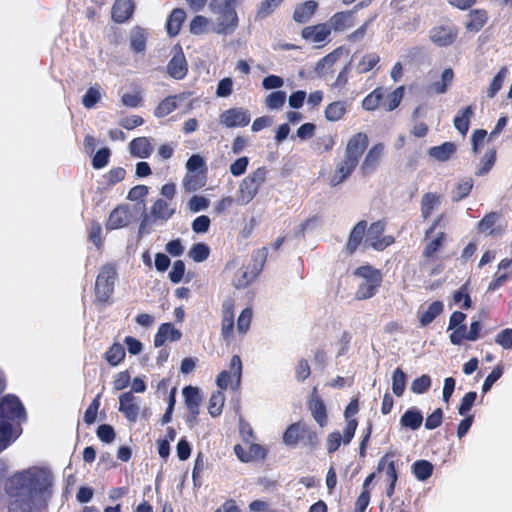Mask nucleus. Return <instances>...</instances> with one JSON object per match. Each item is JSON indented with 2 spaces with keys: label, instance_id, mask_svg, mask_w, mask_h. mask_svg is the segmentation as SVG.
<instances>
[{
  "label": "nucleus",
  "instance_id": "1",
  "mask_svg": "<svg viewBox=\"0 0 512 512\" xmlns=\"http://www.w3.org/2000/svg\"><path fill=\"white\" fill-rule=\"evenodd\" d=\"M52 476L44 469L32 467L15 473L7 483L9 496L28 494L35 498L45 493H50Z\"/></svg>",
  "mask_w": 512,
  "mask_h": 512
},
{
  "label": "nucleus",
  "instance_id": "2",
  "mask_svg": "<svg viewBox=\"0 0 512 512\" xmlns=\"http://www.w3.org/2000/svg\"><path fill=\"white\" fill-rule=\"evenodd\" d=\"M26 420V411L20 399L15 395H6L0 399V453L8 448L20 435L11 422L20 424Z\"/></svg>",
  "mask_w": 512,
  "mask_h": 512
},
{
  "label": "nucleus",
  "instance_id": "3",
  "mask_svg": "<svg viewBox=\"0 0 512 512\" xmlns=\"http://www.w3.org/2000/svg\"><path fill=\"white\" fill-rule=\"evenodd\" d=\"M368 146L369 137L365 132H357L348 139L343 158L337 163L331 177L332 186L343 183L353 174Z\"/></svg>",
  "mask_w": 512,
  "mask_h": 512
},
{
  "label": "nucleus",
  "instance_id": "4",
  "mask_svg": "<svg viewBox=\"0 0 512 512\" xmlns=\"http://www.w3.org/2000/svg\"><path fill=\"white\" fill-rule=\"evenodd\" d=\"M242 0H210V10L218 15L213 31L216 34H232L239 25L236 7Z\"/></svg>",
  "mask_w": 512,
  "mask_h": 512
},
{
  "label": "nucleus",
  "instance_id": "5",
  "mask_svg": "<svg viewBox=\"0 0 512 512\" xmlns=\"http://www.w3.org/2000/svg\"><path fill=\"white\" fill-rule=\"evenodd\" d=\"M282 440L288 447H296L300 444L311 451L320 446L318 433L304 421L290 424L284 431Z\"/></svg>",
  "mask_w": 512,
  "mask_h": 512
},
{
  "label": "nucleus",
  "instance_id": "6",
  "mask_svg": "<svg viewBox=\"0 0 512 512\" xmlns=\"http://www.w3.org/2000/svg\"><path fill=\"white\" fill-rule=\"evenodd\" d=\"M117 278L118 273L115 263L109 262L101 266L94 286V303L96 305L105 306L110 302Z\"/></svg>",
  "mask_w": 512,
  "mask_h": 512
},
{
  "label": "nucleus",
  "instance_id": "7",
  "mask_svg": "<svg viewBox=\"0 0 512 512\" xmlns=\"http://www.w3.org/2000/svg\"><path fill=\"white\" fill-rule=\"evenodd\" d=\"M353 274L365 280L359 284L355 292V299L367 300L376 295L383 281L381 270L366 264L357 267Z\"/></svg>",
  "mask_w": 512,
  "mask_h": 512
},
{
  "label": "nucleus",
  "instance_id": "8",
  "mask_svg": "<svg viewBox=\"0 0 512 512\" xmlns=\"http://www.w3.org/2000/svg\"><path fill=\"white\" fill-rule=\"evenodd\" d=\"M268 257V248L262 247L254 251L252 255L253 266L242 267L235 274L233 285L237 289L246 288L259 275Z\"/></svg>",
  "mask_w": 512,
  "mask_h": 512
},
{
  "label": "nucleus",
  "instance_id": "9",
  "mask_svg": "<svg viewBox=\"0 0 512 512\" xmlns=\"http://www.w3.org/2000/svg\"><path fill=\"white\" fill-rule=\"evenodd\" d=\"M386 229V222L378 220L368 227L367 236L365 239V245L373 248L376 251H383L395 242V238L392 235H383Z\"/></svg>",
  "mask_w": 512,
  "mask_h": 512
},
{
  "label": "nucleus",
  "instance_id": "10",
  "mask_svg": "<svg viewBox=\"0 0 512 512\" xmlns=\"http://www.w3.org/2000/svg\"><path fill=\"white\" fill-rule=\"evenodd\" d=\"M175 212H176V208L171 207V205L166 200H164L162 198L157 199L151 207V211H150L151 218L147 214H144V216L141 220L140 226H139V233L140 234L149 233V230H147L146 227L151 222H156V221L166 222L175 214Z\"/></svg>",
  "mask_w": 512,
  "mask_h": 512
},
{
  "label": "nucleus",
  "instance_id": "11",
  "mask_svg": "<svg viewBox=\"0 0 512 512\" xmlns=\"http://www.w3.org/2000/svg\"><path fill=\"white\" fill-rule=\"evenodd\" d=\"M384 151L385 145L381 142L372 145L368 149L359 168V172L362 176H369L377 170L381 164Z\"/></svg>",
  "mask_w": 512,
  "mask_h": 512
},
{
  "label": "nucleus",
  "instance_id": "12",
  "mask_svg": "<svg viewBox=\"0 0 512 512\" xmlns=\"http://www.w3.org/2000/svg\"><path fill=\"white\" fill-rule=\"evenodd\" d=\"M357 426L358 421L356 419H351L346 423L343 436L339 431H334L328 434L326 439V448L328 453L332 454L336 452L339 449L341 442L349 444L354 437Z\"/></svg>",
  "mask_w": 512,
  "mask_h": 512
},
{
  "label": "nucleus",
  "instance_id": "13",
  "mask_svg": "<svg viewBox=\"0 0 512 512\" xmlns=\"http://www.w3.org/2000/svg\"><path fill=\"white\" fill-rule=\"evenodd\" d=\"M459 30L452 25H438L430 30L429 38L438 47H448L458 38Z\"/></svg>",
  "mask_w": 512,
  "mask_h": 512
},
{
  "label": "nucleus",
  "instance_id": "14",
  "mask_svg": "<svg viewBox=\"0 0 512 512\" xmlns=\"http://www.w3.org/2000/svg\"><path fill=\"white\" fill-rule=\"evenodd\" d=\"M242 375V361L238 355H233L230 361V371H221L217 378L216 384L221 390H226L230 383L235 381L238 386Z\"/></svg>",
  "mask_w": 512,
  "mask_h": 512
},
{
  "label": "nucleus",
  "instance_id": "15",
  "mask_svg": "<svg viewBox=\"0 0 512 512\" xmlns=\"http://www.w3.org/2000/svg\"><path fill=\"white\" fill-rule=\"evenodd\" d=\"M220 123L227 128L245 127L250 123L251 115L245 108H229L220 114Z\"/></svg>",
  "mask_w": 512,
  "mask_h": 512
},
{
  "label": "nucleus",
  "instance_id": "16",
  "mask_svg": "<svg viewBox=\"0 0 512 512\" xmlns=\"http://www.w3.org/2000/svg\"><path fill=\"white\" fill-rule=\"evenodd\" d=\"M235 301L229 297L222 303L221 335L225 341L233 338Z\"/></svg>",
  "mask_w": 512,
  "mask_h": 512
},
{
  "label": "nucleus",
  "instance_id": "17",
  "mask_svg": "<svg viewBox=\"0 0 512 512\" xmlns=\"http://www.w3.org/2000/svg\"><path fill=\"white\" fill-rule=\"evenodd\" d=\"M184 402L188 410L187 422L194 423L199 415L202 397L199 388L186 386L183 388Z\"/></svg>",
  "mask_w": 512,
  "mask_h": 512
},
{
  "label": "nucleus",
  "instance_id": "18",
  "mask_svg": "<svg viewBox=\"0 0 512 512\" xmlns=\"http://www.w3.org/2000/svg\"><path fill=\"white\" fill-rule=\"evenodd\" d=\"M131 218V212L128 205H118L114 208L105 223L107 230H116L126 227Z\"/></svg>",
  "mask_w": 512,
  "mask_h": 512
},
{
  "label": "nucleus",
  "instance_id": "19",
  "mask_svg": "<svg viewBox=\"0 0 512 512\" xmlns=\"http://www.w3.org/2000/svg\"><path fill=\"white\" fill-rule=\"evenodd\" d=\"M119 411L124 414L129 422L134 423L137 421L140 407L131 391L124 392L119 396Z\"/></svg>",
  "mask_w": 512,
  "mask_h": 512
},
{
  "label": "nucleus",
  "instance_id": "20",
  "mask_svg": "<svg viewBox=\"0 0 512 512\" xmlns=\"http://www.w3.org/2000/svg\"><path fill=\"white\" fill-rule=\"evenodd\" d=\"M308 409L313 419L320 427H325L328 423L327 408L322 398L317 394L316 388L308 401Z\"/></svg>",
  "mask_w": 512,
  "mask_h": 512
},
{
  "label": "nucleus",
  "instance_id": "21",
  "mask_svg": "<svg viewBox=\"0 0 512 512\" xmlns=\"http://www.w3.org/2000/svg\"><path fill=\"white\" fill-rule=\"evenodd\" d=\"M367 230V221L360 220L352 228L347 243L345 245V251L349 256H352L359 246L363 243Z\"/></svg>",
  "mask_w": 512,
  "mask_h": 512
},
{
  "label": "nucleus",
  "instance_id": "22",
  "mask_svg": "<svg viewBox=\"0 0 512 512\" xmlns=\"http://www.w3.org/2000/svg\"><path fill=\"white\" fill-rule=\"evenodd\" d=\"M355 24V10L339 11L333 14L328 25L335 32H343Z\"/></svg>",
  "mask_w": 512,
  "mask_h": 512
},
{
  "label": "nucleus",
  "instance_id": "23",
  "mask_svg": "<svg viewBox=\"0 0 512 512\" xmlns=\"http://www.w3.org/2000/svg\"><path fill=\"white\" fill-rule=\"evenodd\" d=\"M331 34V28L328 23H319L316 25L306 26L302 29L301 36L306 41L312 43H320L325 41Z\"/></svg>",
  "mask_w": 512,
  "mask_h": 512
},
{
  "label": "nucleus",
  "instance_id": "24",
  "mask_svg": "<svg viewBox=\"0 0 512 512\" xmlns=\"http://www.w3.org/2000/svg\"><path fill=\"white\" fill-rule=\"evenodd\" d=\"M188 72V64L184 53L180 49L168 62L167 73L176 80L183 79Z\"/></svg>",
  "mask_w": 512,
  "mask_h": 512
},
{
  "label": "nucleus",
  "instance_id": "25",
  "mask_svg": "<svg viewBox=\"0 0 512 512\" xmlns=\"http://www.w3.org/2000/svg\"><path fill=\"white\" fill-rule=\"evenodd\" d=\"M135 5L132 0H115L112 6V19L116 23H124L134 13Z\"/></svg>",
  "mask_w": 512,
  "mask_h": 512
},
{
  "label": "nucleus",
  "instance_id": "26",
  "mask_svg": "<svg viewBox=\"0 0 512 512\" xmlns=\"http://www.w3.org/2000/svg\"><path fill=\"white\" fill-rule=\"evenodd\" d=\"M181 332L176 329L172 323H163L159 326L154 336L155 347H161L167 340L178 341L181 338Z\"/></svg>",
  "mask_w": 512,
  "mask_h": 512
},
{
  "label": "nucleus",
  "instance_id": "27",
  "mask_svg": "<svg viewBox=\"0 0 512 512\" xmlns=\"http://www.w3.org/2000/svg\"><path fill=\"white\" fill-rule=\"evenodd\" d=\"M457 146L454 142H444L438 146H432L428 149V155L438 162H446L456 153Z\"/></svg>",
  "mask_w": 512,
  "mask_h": 512
},
{
  "label": "nucleus",
  "instance_id": "28",
  "mask_svg": "<svg viewBox=\"0 0 512 512\" xmlns=\"http://www.w3.org/2000/svg\"><path fill=\"white\" fill-rule=\"evenodd\" d=\"M499 219L497 212H489L478 222L477 230L480 233H486L491 236H498L502 233V228L497 226L496 223Z\"/></svg>",
  "mask_w": 512,
  "mask_h": 512
},
{
  "label": "nucleus",
  "instance_id": "29",
  "mask_svg": "<svg viewBox=\"0 0 512 512\" xmlns=\"http://www.w3.org/2000/svg\"><path fill=\"white\" fill-rule=\"evenodd\" d=\"M318 3L314 0H308L298 4L293 12V20L297 23H307L315 14Z\"/></svg>",
  "mask_w": 512,
  "mask_h": 512
},
{
  "label": "nucleus",
  "instance_id": "30",
  "mask_svg": "<svg viewBox=\"0 0 512 512\" xmlns=\"http://www.w3.org/2000/svg\"><path fill=\"white\" fill-rule=\"evenodd\" d=\"M130 153L138 158H148L153 152V146L148 137L134 138L129 144Z\"/></svg>",
  "mask_w": 512,
  "mask_h": 512
},
{
  "label": "nucleus",
  "instance_id": "31",
  "mask_svg": "<svg viewBox=\"0 0 512 512\" xmlns=\"http://www.w3.org/2000/svg\"><path fill=\"white\" fill-rule=\"evenodd\" d=\"M394 453L387 452L378 462L377 471L385 470L387 482L396 483L398 480V473L396 470L395 461L393 460Z\"/></svg>",
  "mask_w": 512,
  "mask_h": 512
},
{
  "label": "nucleus",
  "instance_id": "32",
  "mask_svg": "<svg viewBox=\"0 0 512 512\" xmlns=\"http://www.w3.org/2000/svg\"><path fill=\"white\" fill-rule=\"evenodd\" d=\"M148 33L146 29L140 26H134L129 35L130 48L131 50L138 54L142 53L146 49Z\"/></svg>",
  "mask_w": 512,
  "mask_h": 512
},
{
  "label": "nucleus",
  "instance_id": "33",
  "mask_svg": "<svg viewBox=\"0 0 512 512\" xmlns=\"http://www.w3.org/2000/svg\"><path fill=\"white\" fill-rule=\"evenodd\" d=\"M469 21L466 22L465 28L469 32H479L488 21V13L485 9L470 10Z\"/></svg>",
  "mask_w": 512,
  "mask_h": 512
},
{
  "label": "nucleus",
  "instance_id": "34",
  "mask_svg": "<svg viewBox=\"0 0 512 512\" xmlns=\"http://www.w3.org/2000/svg\"><path fill=\"white\" fill-rule=\"evenodd\" d=\"M444 310V304L440 300L433 301L425 311L418 312L420 325L426 327L431 324Z\"/></svg>",
  "mask_w": 512,
  "mask_h": 512
},
{
  "label": "nucleus",
  "instance_id": "35",
  "mask_svg": "<svg viewBox=\"0 0 512 512\" xmlns=\"http://www.w3.org/2000/svg\"><path fill=\"white\" fill-rule=\"evenodd\" d=\"M186 19V13L182 8H175L170 13L167 23L166 30L169 36L175 37L179 34L182 24Z\"/></svg>",
  "mask_w": 512,
  "mask_h": 512
},
{
  "label": "nucleus",
  "instance_id": "36",
  "mask_svg": "<svg viewBox=\"0 0 512 512\" xmlns=\"http://www.w3.org/2000/svg\"><path fill=\"white\" fill-rule=\"evenodd\" d=\"M423 422V415L416 407L407 409L400 418L402 427L409 428L413 431L419 429Z\"/></svg>",
  "mask_w": 512,
  "mask_h": 512
},
{
  "label": "nucleus",
  "instance_id": "37",
  "mask_svg": "<svg viewBox=\"0 0 512 512\" xmlns=\"http://www.w3.org/2000/svg\"><path fill=\"white\" fill-rule=\"evenodd\" d=\"M474 111L471 105L460 109L454 117L453 123L455 128L463 136L467 134L470 127V120L473 116Z\"/></svg>",
  "mask_w": 512,
  "mask_h": 512
},
{
  "label": "nucleus",
  "instance_id": "38",
  "mask_svg": "<svg viewBox=\"0 0 512 512\" xmlns=\"http://www.w3.org/2000/svg\"><path fill=\"white\" fill-rule=\"evenodd\" d=\"M10 497L12 499L8 506V512H32L33 497L28 494Z\"/></svg>",
  "mask_w": 512,
  "mask_h": 512
},
{
  "label": "nucleus",
  "instance_id": "39",
  "mask_svg": "<svg viewBox=\"0 0 512 512\" xmlns=\"http://www.w3.org/2000/svg\"><path fill=\"white\" fill-rule=\"evenodd\" d=\"M206 184V177L203 173L188 172L183 179V187L186 192H195Z\"/></svg>",
  "mask_w": 512,
  "mask_h": 512
},
{
  "label": "nucleus",
  "instance_id": "40",
  "mask_svg": "<svg viewBox=\"0 0 512 512\" xmlns=\"http://www.w3.org/2000/svg\"><path fill=\"white\" fill-rule=\"evenodd\" d=\"M384 89L382 87L375 88L362 101V108L366 111H374L382 105Z\"/></svg>",
  "mask_w": 512,
  "mask_h": 512
},
{
  "label": "nucleus",
  "instance_id": "41",
  "mask_svg": "<svg viewBox=\"0 0 512 512\" xmlns=\"http://www.w3.org/2000/svg\"><path fill=\"white\" fill-rule=\"evenodd\" d=\"M440 204V197L435 193H425L421 199V216L424 220H427L436 206Z\"/></svg>",
  "mask_w": 512,
  "mask_h": 512
},
{
  "label": "nucleus",
  "instance_id": "42",
  "mask_svg": "<svg viewBox=\"0 0 512 512\" xmlns=\"http://www.w3.org/2000/svg\"><path fill=\"white\" fill-rule=\"evenodd\" d=\"M258 194V191L242 180L236 196V204L243 206L249 204Z\"/></svg>",
  "mask_w": 512,
  "mask_h": 512
},
{
  "label": "nucleus",
  "instance_id": "43",
  "mask_svg": "<svg viewBox=\"0 0 512 512\" xmlns=\"http://www.w3.org/2000/svg\"><path fill=\"white\" fill-rule=\"evenodd\" d=\"M347 112L346 102L335 101L330 103L325 109V117L328 121L336 122L344 117Z\"/></svg>",
  "mask_w": 512,
  "mask_h": 512
},
{
  "label": "nucleus",
  "instance_id": "44",
  "mask_svg": "<svg viewBox=\"0 0 512 512\" xmlns=\"http://www.w3.org/2000/svg\"><path fill=\"white\" fill-rule=\"evenodd\" d=\"M433 465L428 460H417L412 464V472L414 476L420 480L425 481L431 477L433 473Z\"/></svg>",
  "mask_w": 512,
  "mask_h": 512
},
{
  "label": "nucleus",
  "instance_id": "45",
  "mask_svg": "<svg viewBox=\"0 0 512 512\" xmlns=\"http://www.w3.org/2000/svg\"><path fill=\"white\" fill-rule=\"evenodd\" d=\"M454 79V72L451 68H446L441 74V80L435 81L431 84L430 88L437 94H444L447 92L448 87L452 84Z\"/></svg>",
  "mask_w": 512,
  "mask_h": 512
},
{
  "label": "nucleus",
  "instance_id": "46",
  "mask_svg": "<svg viewBox=\"0 0 512 512\" xmlns=\"http://www.w3.org/2000/svg\"><path fill=\"white\" fill-rule=\"evenodd\" d=\"M125 349L122 344L114 343L105 352L104 358L111 366H117L125 358Z\"/></svg>",
  "mask_w": 512,
  "mask_h": 512
},
{
  "label": "nucleus",
  "instance_id": "47",
  "mask_svg": "<svg viewBox=\"0 0 512 512\" xmlns=\"http://www.w3.org/2000/svg\"><path fill=\"white\" fill-rule=\"evenodd\" d=\"M178 108L177 96H168L164 98L155 108L154 115L157 118H163Z\"/></svg>",
  "mask_w": 512,
  "mask_h": 512
},
{
  "label": "nucleus",
  "instance_id": "48",
  "mask_svg": "<svg viewBox=\"0 0 512 512\" xmlns=\"http://www.w3.org/2000/svg\"><path fill=\"white\" fill-rule=\"evenodd\" d=\"M267 173V168L261 166L248 174L243 180L259 192L261 185L266 181Z\"/></svg>",
  "mask_w": 512,
  "mask_h": 512
},
{
  "label": "nucleus",
  "instance_id": "49",
  "mask_svg": "<svg viewBox=\"0 0 512 512\" xmlns=\"http://www.w3.org/2000/svg\"><path fill=\"white\" fill-rule=\"evenodd\" d=\"M407 376L400 368H396L392 373V391L397 397H401L406 388Z\"/></svg>",
  "mask_w": 512,
  "mask_h": 512
},
{
  "label": "nucleus",
  "instance_id": "50",
  "mask_svg": "<svg viewBox=\"0 0 512 512\" xmlns=\"http://www.w3.org/2000/svg\"><path fill=\"white\" fill-rule=\"evenodd\" d=\"M446 240L445 232H439L436 237L431 240L423 249L422 255L424 258L430 259L442 248Z\"/></svg>",
  "mask_w": 512,
  "mask_h": 512
},
{
  "label": "nucleus",
  "instance_id": "51",
  "mask_svg": "<svg viewBox=\"0 0 512 512\" xmlns=\"http://www.w3.org/2000/svg\"><path fill=\"white\" fill-rule=\"evenodd\" d=\"M496 158H497V155H496V150L494 148L487 150L480 161L479 168L475 171V175L476 176L486 175L495 165Z\"/></svg>",
  "mask_w": 512,
  "mask_h": 512
},
{
  "label": "nucleus",
  "instance_id": "52",
  "mask_svg": "<svg viewBox=\"0 0 512 512\" xmlns=\"http://www.w3.org/2000/svg\"><path fill=\"white\" fill-rule=\"evenodd\" d=\"M380 62V57L376 53L365 54L356 66V70L359 74H366L375 68Z\"/></svg>",
  "mask_w": 512,
  "mask_h": 512
},
{
  "label": "nucleus",
  "instance_id": "53",
  "mask_svg": "<svg viewBox=\"0 0 512 512\" xmlns=\"http://www.w3.org/2000/svg\"><path fill=\"white\" fill-rule=\"evenodd\" d=\"M473 185V180L471 178L457 183L452 191V201L459 202L468 197V195L471 193V190L473 189Z\"/></svg>",
  "mask_w": 512,
  "mask_h": 512
},
{
  "label": "nucleus",
  "instance_id": "54",
  "mask_svg": "<svg viewBox=\"0 0 512 512\" xmlns=\"http://www.w3.org/2000/svg\"><path fill=\"white\" fill-rule=\"evenodd\" d=\"M284 0H262L256 11V19H265L270 16Z\"/></svg>",
  "mask_w": 512,
  "mask_h": 512
},
{
  "label": "nucleus",
  "instance_id": "55",
  "mask_svg": "<svg viewBox=\"0 0 512 512\" xmlns=\"http://www.w3.org/2000/svg\"><path fill=\"white\" fill-rule=\"evenodd\" d=\"M508 74V69L506 66H503L498 73L494 76L492 79L488 90H487V97L494 98L496 94L500 91V89L503 86L504 79L506 75Z\"/></svg>",
  "mask_w": 512,
  "mask_h": 512
},
{
  "label": "nucleus",
  "instance_id": "56",
  "mask_svg": "<svg viewBox=\"0 0 512 512\" xmlns=\"http://www.w3.org/2000/svg\"><path fill=\"white\" fill-rule=\"evenodd\" d=\"M225 402V396L222 391L213 393L209 399L208 411L212 417H217L222 413Z\"/></svg>",
  "mask_w": 512,
  "mask_h": 512
},
{
  "label": "nucleus",
  "instance_id": "57",
  "mask_svg": "<svg viewBox=\"0 0 512 512\" xmlns=\"http://www.w3.org/2000/svg\"><path fill=\"white\" fill-rule=\"evenodd\" d=\"M403 97V87H398L391 93H389L386 98H383L382 106L386 111H393L396 109L402 100Z\"/></svg>",
  "mask_w": 512,
  "mask_h": 512
},
{
  "label": "nucleus",
  "instance_id": "58",
  "mask_svg": "<svg viewBox=\"0 0 512 512\" xmlns=\"http://www.w3.org/2000/svg\"><path fill=\"white\" fill-rule=\"evenodd\" d=\"M209 254L210 248L205 243H196L189 250V256L198 263L205 261Z\"/></svg>",
  "mask_w": 512,
  "mask_h": 512
},
{
  "label": "nucleus",
  "instance_id": "59",
  "mask_svg": "<svg viewBox=\"0 0 512 512\" xmlns=\"http://www.w3.org/2000/svg\"><path fill=\"white\" fill-rule=\"evenodd\" d=\"M253 311L250 307L243 309L237 319V331L240 334H245L251 325Z\"/></svg>",
  "mask_w": 512,
  "mask_h": 512
},
{
  "label": "nucleus",
  "instance_id": "60",
  "mask_svg": "<svg viewBox=\"0 0 512 512\" xmlns=\"http://www.w3.org/2000/svg\"><path fill=\"white\" fill-rule=\"evenodd\" d=\"M286 101V92L282 90L271 92L265 100L266 106L270 109H280Z\"/></svg>",
  "mask_w": 512,
  "mask_h": 512
},
{
  "label": "nucleus",
  "instance_id": "61",
  "mask_svg": "<svg viewBox=\"0 0 512 512\" xmlns=\"http://www.w3.org/2000/svg\"><path fill=\"white\" fill-rule=\"evenodd\" d=\"M431 387V378L429 375L424 374L415 378L411 384V391L415 394H423Z\"/></svg>",
  "mask_w": 512,
  "mask_h": 512
},
{
  "label": "nucleus",
  "instance_id": "62",
  "mask_svg": "<svg viewBox=\"0 0 512 512\" xmlns=\"http://www.w3.org/2000/svg\"><path fill=\"white\" fill-rule=\"evenodd\" d=\"M100 407V394H98L87 407L84 413V422L87 425H91L96 421L97 413Z\"/></svg>",
  "mask_w": 512,
  "mask_h": 512
},
{
  "label": "nucleus",
  "instance_id": "63",
  "mask_svg": "<svg viewBox=\"0 0 512 512\" xmlns=\"http://www.w3.org/2000/svg\"><path fill=\"white\" fill-rule=\"evenodd\" d=\"M101 99V94L98 88L90 87L82 98V104L85 108H93Z\"/></svg>",
  "mask_w": 512,
  "mask_h": 512
},
{
  "label": "nucleus",
  "instance_id": "64",
  "mask_svg": "<svg viewBox=\"0 0 512 512\" xmlns=\"http://www.w3.org/2000/svg\"><path fill=\"white\" fill-rule=\"evenodd\" d=\"M495 342L504 349H512V328L500 331L495 337Z\"/></svg>",
  "mask_w": 512,
  "mask_h": 512
}]
</instances>
